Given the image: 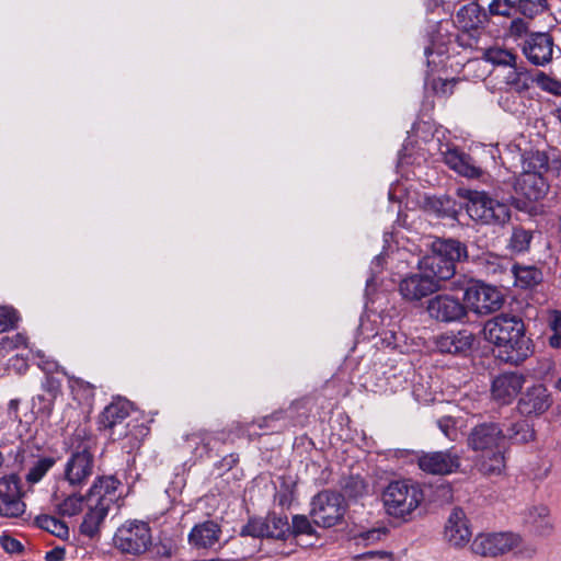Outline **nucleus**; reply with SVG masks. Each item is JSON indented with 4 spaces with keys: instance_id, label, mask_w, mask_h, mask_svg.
<instances>
[{
    "instance_id": "nucleus-1",
    "label": "nucleus",
    "mask_w": 561,
    "mask_h": 561,
    "mask_svg": "<svg viewBox=\"0 0 561 561\" xmlns=\"http://www.w3.org/2000/svg\"><path fill=\"white\" fill-rule=\"evenodd\" d=\"M484 339L499 350V358L519 365L534 353L533 341L525 334V324L516 314L500 313L483 325Z\"/></svg>"
},
{
    "instance_id": "nucleus-2",
    "label": "nucleus",
    "mask_w": 561,
    "mask_h": 561,
    "mask_svg": "<svg viewBox=\"0 0 561 561\" xmlns=\"http://www.w3.org/2000/svg\"><path fill=\"white\" fill-rule=\"evenodd\" d=\"M469 448L479 451L476 467L484 476H499L505 468V434L497 423L484 422L473 426L467 438Z\"/></svg>"
},
{
    "instance_id": "nucleus-3",
    "label": "nucleus",
    "mask_w": 561,
    "mask_h": 561,
    "mask_svg": "<svg viewBox=\"0 0 561 561\" xmlns=\"http://www.w3.org/2000/svg\"><path fill=\"white\" fill-rule=\"evenodd\" d=\"M466 257L467 248L460 241L437 239L432 244V253L417 261V267L434 280L439 290L442 283L455 275L456 263Z\"/></svg>"
},
{
    "instance_id": "nucleus-4",
    "label": "nucleus",
    "mask_w": 561,
    "mask_h": 561,
    "mask_svg": "<svg viewBox=\"0 0 561 561\" xmlns=\"http://www.w3.org/2000/svg\"><path fill=\"white\" fill-rule=\"evenodd\" d=\"M470 549L474 554L484 558H496L512 551L523 558H531L536 553V549L533 546H524L523 537L514 531L478 534Z\"/></svg>"
},
{
    "instance_id": "nucleus-5",
    "label": "nucleus",
    "mask_w": 561,
    "mask_h": 561,
    "mask_svg": "<svg viewBox=\"0 0 561 561\" xmlns=\"http://www.w3.org/2000/svg\"><path fill=\"white\" fill-rule=\"evenodd\" d=\"M423 501V491L411 480L390 482L382 492L386 513L401 520H408Z\"/></svg>"
},
{
    "instance_id": "nucleus-6",
    "label": "nucleus",
    "mask_w": 561,
    "mask_h": 561,
    "mask_svg": "<svg viewBox=\"0 0 561 561\" xmlns=\"http://www.w3.org/2000/svg\"><path fill=\"white\" fill-rule=\"evenodd\" d=\"M466 198V210L477 222L503 226L511 218L510 206L490 197L485 192L468 191Z\"/></svg>"
},
{
    "instance_id": "nucleus-7",
    "label": "nucleus",
    "mask_w": 561,
    "mask_h": 561,
    "mask_svg": "<svg viewBox=\"0 0 561 561\" xmlns=\"http://www.w3.org/2000/svg\"><path fill=\"white\" fill-rule=\"evenodd\" d=\"M149 525L141 520H128L114 535V545L123 553L141 554L151 546Z\"/></svg>"
},
{
    "instance_id": "nucleus-8",
    "label": "nucleus",
    "mask_w": 561,
    "mask_h": 561,
    "mask_svg": "<svg viewBox=\"0 0 561 561\" xmlns=\"http://www.w3.org/2000/svg\"><path fill=\"white\" fill-rule=\"evenodd\" d=\"M345 507L343 496L335 492L323 491L311 502V517L318 526L332 527L343 517Z\"/></svg>"
},
{
    "instance_id": "nucleus-9",
    "label": "nucleus",
    "mask_w": 561,
    "mask_h": 561,
    "mask_svg": "<svg viewBox=\"0 0 561 561\" xmlns=\"http://www.w3.org/2000/svg\"><path fill=\"white\" fill-rule=\"evenodd\" d=\"M460 463L461 456L455 447L417 455L419 468L431 474H450L460 468Z\"/></svg>"
},
{
    "instance_id": "nucleus-10",
    "label": "nucleus",
    "mask_w": 561,
    "mask_h": 561,
    "mask_svg": "<svg viewBox=\"0 0 561 561\" xmlns=\"http://www.w3.org/2000/svg\"><path fill=\"white\" fill-rule=\"evenodd\" d=\"M463 300L473 312L488 314L501 308L503 296L495 287L478 283L466 288Z\"/></svg>"
},
{
    "instance_id": "nucleus-11",
    "label": "nucleus",
    "mask_w": 561,
    "mask_h": 561,
    "mask_svg": "<svg viewBox=\"0 0 561 561\" xmlns=\"http://www.w3.org/2000/svg\"><path fill=\"white\" fill-rule=\"evenodd\" d=\"M90 448V440L83 442L65 465V479L72 486L82 485L92 474L94 459Z\"/></svg>"
},
{
    "instance_id": "nucleus-12",
    "label": "nucleus",
    "mask_w": 561,
    "mask_h": 561,
    "mask_svg": "<svg viewBox=\"0 0 561 561\" xmlns=\"http://www.w3.org/2000/svg\"><path fill=\"white\" fill-rule=\"evenodd\" d=\"M130 403L127 400L118 399L108 404L100 415V430L108 432L112 440L122 439L127 436L124 420L129 415Z\"/></svg>"
},
{
    "instance_id": "nucleus-13",
    "label": "nucleus",
    "mask_w": 561,
    "mask_h": 561,
    "mask_svg": "<svg viewBox=\"0 0 561 561\" xmlns=\"http://www.w3.org/2000/svg\"><path fill=\"white\" fill-rule=\"evenodd\" d=\"M427 312L432 319L450 323L461 321L467 316L466 306L451 295H437L427 302Z\"/></svg>"
},
{
    "instance_id": "nucleus-14",
    "label": "nucleus",
    "mask_w": 561,
    "mask_h": 561,
    "mask_svg": "<svg viewBox=\"0 0 561 561\" xmlns=\"http://www.w3.org/2000/svg\"><path fill=\"white\" fill-rule=\"evenodd\" d=\"M554 41L549 33L530 34L523 43L522 50L527 60L535 66H546L552 60Z\"/></svg>"
},
{
    "instance_id": "nucleus-15",
    "label": "nucleus",
    "mask_w": 561,
    "mask_h": 561,
    "mask_svg": "<svg viewBox=\"0 0 561 561\" xmlns=\"http://www.w3.org/2000/svg\"><path fill=\"white\" fill-rule=\"evenodd\" d=\"M0 515L18 517L24 513L25 504L21 501L20 480L15 474L0 479Z\"/></svg>"
},
{
    "instance_id": "nucleus-16",
    "label": "nucleus",
    "mask_w": 561,
    "mask_h": 561,
    "mask_svg": "<svg viewBox=\"0 0 561 561\" xmlns=\"http://www.w3.org/2000/svg\"><path fill=\"white\" fill-rule=\"evenodd\" d=\"M553 403L551 392L542 383L528 387L518 400V410L522 414L541 415L550 409Z\"/></svg>"
},
{
    "instance_id": "nucleus-17",
    "label": "nucleus",
    "mask_w": 561,
    "mask_h": 561,
    "mask_svg": "<svg viewBox=\"0 0 561 561\" xmlns=\"http://www.w3.org/2000/svg\"><path fill=\"white\" fill-rule=\"evenodd\" d=\"M437 290L434 280L419 267L417 272L407 274L399 283V293L408 301H419Z\"/></svg>"
},
{
    "instance_id": "nucleus-18",
    "label": "nucleus",
    "mask_w": 561,
    "mask_h": 561,
    "mask_svg": "<svg viewBox=\"0 0 561 561\" xmlns=\"http://www.w3.org/2000/svg\"><path fill=\"white\" fill-rule=\"evenodd\" d=\"M444 162L456 173L468 179H479L483 170L466 152L455 146L444 145L440 147Z\"/></svg>"
},
{
    "instance_id": "nucleus-19",
    "label": "nucleus",
    "mask_w": 561,
    "mask_h": 561,
    "mask_svg": "<svg viewBox=\"0 0 561 561\" xmlns=\"http://www.w3.org/2000/svg\"><path fill=\"white\" fill-rule=\"evenodd\" d=\"M471 535L465 512L459 507L454 508L445 525V540L455 548H462L470 541Z\"/></svg>"
},
{
    "instance_id": "nucleus-20",
    "label": "nucleus",
    "mask_w": 561,
    "mask_h": 561,
    "mask_svg": "<svg viewBox=\"0 0 561 561\" xmlns=\"http://www.w3.org/2000/svg\"><path fill=\"white\" fill-rule=\"evenodd\" d=\"M525 377L518 373H504L495 377L492 381L491 392L494 400L502 404L511 403L520 392Z\"/></svg>"
},
{
    "instance_id": "nucleus-21",
    "label": "nucleus",
    "mask_w": 561,
    "mask_h": 561,
    "mask_svg": "<svg viewBox=\"0 0 561 561\" xmlns=\"http://www.w3.org/2000/svg\"><path fill=\"white\" fill-rule=\"evenodd\" d=\"M524 526L534 535L548 537L553 531V522L548 506L543 504L531 505L522 514Z\"/></svg>"
},
{
    "instance_id": "nucleus-22",
    "label": "nucleus",
    "mask_w": 561,
    "mask_h": 561,
    "mask_svg": "<svg viewBox=\"0 0 561 561\" xmlns=\"http://www.w3.org/2000/svg\"><path fill=\"white\" fill-rule=\"evenodd\" d=\"M473 343V335L467 330L449 331L436 339L435 345L439 353L443 354H465Z\"/></svg>"
},
{
    "instance_id": "nucleus-23",
    "label": "nucleus",
    "mask_w": 561,
    "mask_h": 561,
    "mask_svg": "<svg viewBox=\"0 0 561 561\" xmlns=\"http://www.w3.org/2000/svg\"><path fill=\"white\" fill-rule=\"evenodd\" d=\"M119 485L121 482L113 476L99 478L90 488L87 499L111 508L119 499Z\"/></svg>"
},
{
    "instance_id": "nucleus-24",
    "label": "nucleus",
    "mask_w": 561,
    "mask_h": 561,
    "mask_svg": "<svg viewBox=\"0 0 561 561\" xmlns=\"http://www.w3.org/2000/svg\"><path fill=\"white\" fill-rule=\"evenodd\" d=\"M548 184L539 173H522L515 182V191L528 201H539L543 198L548 192Z\"/></svg>"
},
{
    "instance_id": "nucleus-25",
    "label": "nucleus",
    "mask_w": 561,
    "mask_h": 561,
    "mask_svg": "<svg viewBox=\"0 0 561 561\" xmlns=\"http://www.w3.org/2000/svg\"><path fill=\"white\" fill-rule=\"evenodd\" d=\"M220 535V526L214 520H206L192 528L188 541L197 549H208L219 541Z\"/></svg>"
},
{
    "instance_id": "nucleus-26",
    "label": "nucleus",
    "mask_w": 561,
    "mask_h": 561,
    "mask_svg": "<svg viewBox=\"0 0 561 561\" xmlns=\"http://www.w3.org/2000/svg\"><path fill=\"white\" fill-rule=\"evenodd\" d=\"M88 512L85 513L83 520L80 525V533L83 536L93 538L100 531L102 524L104 523L110 507L103 504L95 503L87 499Z\"/></svg>"
},
{
    "instance_id": "nucleus-27",
    "label": "nucleus",
    "mask_w": 561,
    "mask_h": 561,
    "mask_svg": "<svg viewBox=\"0 0 561 561\" xmlns=\"http://www.w3.org/2000/svg\"><path fill=\"white\" fill-rule=\"evenodd\" d=\"M456 22L465 31L478 30L485 26L488 15L477 2H470L459 9Z\"/></svg>"
},
{
    "instance_id": "nucleus-28",
    "label": "nucleus",
    "mask_w": 561,
    "mask_h": 561,
    "mask_svg": "<svg viewBox=\"0 0 561 561\" xmlns=\"http://www.w3.org/2000/svg\"><path fill=\"white\" fill-rule=\"evenodd\" d=\"M503 82L511 91L522 94L529 90L533 83V76L527 69L523 60H519L515 66L507 69L503 76Z\"/></svg>"
},
{
    "instance_id": "nucleus-29",
    "label": "nucleus",
    "mask_w": 561,
    "mask_h": 561,
    "mask_svg": "<svg viewBox=\"0 0 561 561\" xmlns=\"http://www.w3.org/2000/svg\"><path fill=\"white\" fill-rule=\"evenodd\" d=\"M186 442L188 447L193 448L198 456H203L218 448L222 440L219 434L201 430L188 434Z\"/></svg>"
},
{
    "instance_id": "nucleus-30",
    "label": "nucleus",
    "mask_w": 561,
    "mask_h": 561,
    "mask_svg": "<svg viewBox=\"0 0 561 561\" xmlns=\"http://www.w3.org/2000/svg\"><path fill=\"white\" fill-rule=\"evenodd\" d=\"M483 59L486 62L492 64L496 67H503L508 69L512 66H515L520 59L518 56L511 49H506L500 46L489 47L483 51Z\"/></svg>"
},
{
    "instance_id": "nucleus-31",
    "label": "nucleus",
    "mask_w": 561,
    "mask_h": 561,
    "mask_svg": "<svg viewBox=\"0 0 561 561\" xmlns=\"http://www.w3.org/2000/svg\"><path fill=\"white\" fill-rule=\"evenodd\" d=\"M57 458L51 456L39 457L35 459L30 468L27 473L25 474V480L30 484H35L39 482L45 474L56 465Z\"/></svg>"
},
{
    "instance_id": "nucleus-32",
    "label": "nucleus",
    "mask_w": 561,
    "mask_h": 561,
    "mask_svg": "<svg viewBox=\"0 0 561 561\" xmlns=\"http://www.w3.org/2000/svg\"><path fill=\"white\" fill-rule=\"evenodd\" d=\"M505 442L508 439L513 443L522 444L527 443L534 438V430L526 421L511 423L504 430Z\"/></svg>"
},
{
    "instance_id": "nucleus-33",
    "label": "nucleus",
    "mask_w": 561,
    "mask_h": 561,
    "mask_svg": "<svg viewBox=\"0 0 561 561\" xmlns=\"http://www.w3.org/2000/svg\"><path fill=\"white\" fill-rule=\"evenodd\" d=\"M515 282L523 288H530L542 280V273L535 266H515Z\"/></svg>"
},
{
    "instance_id": "nucleus-34",
    "label": "nucleus",
    "mask_w": 561,
    "mask_h": 561,
    "mask_svg": "<svg viewBox=\"0 0 561 561\" xmlns=\"http://www.w3.org/2000/svg\"><path fill=\"white\" fill-rule=\"evenodd\" d=\"M523 173H539L548 169V158L541 151H528L522 156Z\"/></svg>"
},
{
    "instance_id": "nucleus-35",
    "label": "nucleus",
    "mask_w": 561,
    "mask_h": 561,
    "mask_svg": "<svg viewBox=\"0 0 561 561\" xmlns=\"http://www.w3.org/2000/svg\"><path fill=\"white\" fill-rule=\"evenodd\" d=\"M37 526L51 535L60 538V539H67L69 537V528L68 526L57 519L54 516L50 515H41L37 516L35 519Z\"/></svg>"
},
{
    "instance_id": "nucleus-36",
    "label": "nucleus",
    "mask_w": 561,
    "mask_h": 561,
    "mask_svg": "<svg viewBox=\"0 0 561 561\" xmlns=\"http://www.w3.org/2000/svg\"><path fill=\"white\" fill-rule=\"evenodd\" d=\"M265 523L268 525L267 538L286 539L290 534V525L287 516L270 514L266 516Z\"/></svg>"
},
{
    "instance_id": "nucleus-37",
    "label": "nucleus",
    "mask_w": 561,
    "mask_h": 561,
    "mask_svg": "<svg viewBox=\"0 0 561 561\" xmlns=\"http://www.w3.org/2000/svg\"><path fill=\"white\" fill-rule=\"evenodd\" d=\"M548 9L547 0H517L516 11L527 19H534Z\"/></svg>"
},
{
    "instance_id": "nucleus-38",
    "label": "nucleus",
    "mask_w": 561,
    "mask_h": 561,
    "mask_svg": "<svg viewBox=\"0 0 561 561\" xmlns=\"http://www.w3.org/2000/svg\"><path fill=\"white\" fill-rule=\"evenodd\" d=\"M531 240L533 232L530 230L522 227L514 228L510 240V248L514 252H525L529 249Z\"/></svg>"
},
{
    "instance_id": "nucleus-39",
    "label": "nucleus",
    "mask_w": 561,
    "mask_h": 561,
    "mask_svg": "<svg viewBox=\"0 0 561 561\" xmlns=\"http://www.w3.org/2000/svg\"><path fill=\"white\" fill-rule=\"evenodd\" d=\"M387 534L388 529L386 527H376L355 534L353 539L358 546H369L382 540Z\"/></svg>"
},
{
    "instance_id": "nucleus-40",
    "label": "nucleus",
    "mask_w": 561,
    "mask_h": 561,
    "mask_svg": "<svg viewBox=\"0 0 561 561\" xmlns=\"http://www.w3.org/2000/svg\"><path fill=\"white\" fill-rule=\"evenodd\" d=\"M533 82H535L542 91L556 96H561L560 80L552 78L542 71H539L535 77H533Z\"/></svg>"
},
{
    "instance_id": "nucleus-41",
    "label": "nucleus",
    "mask_w": 561,
    "mask_h": 561,
    "mask_svg": "<svg viewBox=\"0 0 561 561\" xmlns=\"http://www.w3.org/2000/svg\"><path fill=\"white\" fill-rule=\"evenodd\" d=\"M83 501V496L77 494L69 495L57 505V512L61 516H75L82 511Z\"/></svg>"
},
{
    "instance_id": "nucleus-42",
    "label": "nucleus",
    "mask_w": 561,
    "mask_h": 561,
    "mask_svg": "<svg viewBox=\"0 0 561 561\" xmlns=\"http://www.w3.org/2000/svg\"><path fill=\"white\" fill-rule=\"evenodd\" d=\"M268 534V525L265 523V518H250L249 522L242 527L240 535L241 536H251V537H266Z\"/></svg>"
},
{
    "instance_id": "nucleus-43",
    "label": "nucleus",
    "mask_w": 561,
    "mask_h": 561,
    "mask_svg": "<svg viewBox=\"0 0 561 561\" xmlns=\"http://www.w3.org/2000/svg\"><path fill=\"white\" fill-rule=\"evenodd\" d=\"M18 320L19 317L14 309L0 307V333L14 329Z\"/></svg>"
},
{
    "instance_id": "nucleus-44",
    "label": "nucleus",
    "mask_w": 561,
    "mask_h": 561,
    "mask_svg": "<svg viewBox=\"0 0 561 561\" xmlns=\"http://www.w3.org/2000/svg\"><path fill=\"white\" fill-rule=\"evenodd\" d=\"M514 9H516V2L512 0H492L489 4V12L492 15L510 18Z\"/></svg>"
},
{
    "instance_id": "nucleus-45",
    "label": "nucleus",
    "mask_w": 561,
    "mask_h": 561,
    "mask_svg": "<svg viewBox=\"0 0 561 561\" xmlns=\"http://www.w3.org/2000/svg\"><path fill=\"white\" fill-rule=\"evenodd\" d=\"M404 340V335L401 332H396L392 330L383 331L381 333V343L386 347L392 348V350H400L401 351V343Z\"/></svg>"
},
{
    "instance_id": "nucleus-46",
    "label": "nucleus",
    "mask_w": 561,
    "mask_h": 561,
    "mask_svg": "<svg viewBox=\"0 0 561 561\" xmlns=\"http://www.w3.org/2000/svg\"><path fill=\"white\" fill-rule=\"evenodd\" d=\"M313 528L309 522V519L304 515H295L293 517V524L290 526V533L294 534H306L310 535Z\"/></svg>"
},
{
    "instance_id": "nucleus-47",
    "label": "nucleus",
    "mask_w": 561,
    "mask_h": 561,
    "mask_svg": "<svg viewBox=\"0 0 561 561\" xmlns=\"http://www.w3.org/2000/svg\"><path fill=\"white\" fill-rule=\"evenodd\" d=\"M366 492V485L362 479L352 478L344 486L345 495L350 497H357Z\"/></svg>"
},
{
    "instance_id": "nucleus-48",
    "label": "nucleus",
    "mask_w": 561,
    "mask_h": 561,
    "mask_svg": "<svg viewBox=\"0 0 561 561\" xmlns=\"http://www.w3.org/2000/svg\"><path fill=\"white\" fill-rule=\"evenodd\" d=\"M513 91H505L499 99V105L506 112L514 113L518 110L517 99Z\"/></svg>"
},
{
    "instance_id": "nucleus-49",
    "label": "nucleus",
    "mask_w": 561,
    "mask_h": 561,
    "mask_svg": "<svg viewBox=\"0 0 561 561\" xmlns=\"http://www.w3.org/2000/svg\"><path fill=\"white\" fill-rule=\"evenodd\" d=\"M54 399L55 398L50 396L49 398H47L43 394H38L33 399V404L34 407H36V404L38 403L39 407L37 412L41 413L42 415L49 416L53 412Z\"/></svg>"
},
{
    "instance_id": "nucleus-50",
    "label": "nucleus",
    "mask_w": 561,
    "mask_h": 561,
    "mask_svg": "<svg viewBox=\"0 0 561 561\" xmlns=\"http://www.w3.org/2000/svg\"><path fill=\"white\" fill-rule=\"evenodd\" d=\"M529 30V24L522 18H515L511 21L508 32L513 37H522Z\"/></svg>"
},
{
    "instance_id": "nucleus-51",
    "label": "nucleus",
    "mask_w": 561,
    "mask_h": 561,
    "mask_svg": "<svg viewBox=\"0 0 561 561\" xmlns=\"http://www.w3.org/2000/svg\"><path fill=\"white\" fill-rule=\"evenodd\" d=\"M25 343L26 337L23 334L18 333L12 337H3L0 344L3 350L13 351L15 348H19L20 346L25 345Z\"/></svg>"
},
{
    "instance_id": "nucleus-52",
    "label": "nucleus",
    "mask_w": 561,
    "mask_h": 561,
    "mask_svg": "<svg viewBox=\"0 0 561 561\" xmlns=\"http://www.w3.org/2000/svg\"><path fill=\"white\" fill-rule=\"evenodd\" d=\"M437 425L446 437L453 439L454 438L453 436L456 435V422L453 417H450V416L440 417L437 421Z\"/></svg>"
},
{
    "instance_id": "nucleus-53",
    "label": "nucleus",
    "mask_w": 561,
    "mask_h": 561,
    "mask_svg": "<svg viewBox=\"0 0 561 561\" xmlns=\"http://www.w3.org/2000/svg\"><path fill=\"white\" fill-rule=\"evenodd\" d=\"M373 557H378V560H393L392 553L385 550H371L354 557L355 560H373Z\"/></svg>"
},
{
    "instance_id": "nucleus-54",
    "label": "nucleus",
    "mask_w": 561,
    "mask_h": 561,
    "mask_svg": "<svg viewBox=\"0 0 561 561\" xmlns=\"http://www.w3.org/2000/svg\"><path fill=\"white\" fill-rule=\"evenodd\" d=\"M383 264H385V256L382 254H379L374 257V260L371 261V266H370L371 276L366 282L367 286H370V284L374 283L375 276L383 268Z\"/></svg>"
},
{
    "instance_id": "nucleus-55",
    "label": "nucleus",
    "mask_w": 561,
    "mask_h": 561,
    "mask_svg": "<svg viewBox=\"0 0 561 561\" xmlns=\"http://www.w3.org/2000/svg\"><path fill=\"white\" fill-rule=\"evenodd\" d=\"M548 327L553 333L561 332V312L553 310L548 316Z\"/></svg>"
},
{
    "instance_id": "nucleus-56",
    "label": "nucleus",
    "mask_w": 561,
    "mask_h": 561,
    "mask_svg": "<svg viewBox=\"0 0 561 561\" xmlns=\"http://www.w3.org/2000/svg\"><path fill=\"white\" fill-rule=\"evenodd\" d=\"M59 382L56 379L48 376L45 378V381L43 382V389L47 391L48 394L53 398H56L59 391Z\"/></svg>"
},
{
    "instance_id": "nucleus-57",
    "label": "nucleus",
    "mask_w": 561,
    "mask_h": 561,
    "mask_svg": "<svg viewBox=\"0 0 561 561\" xmlns=\"http://www.w3.org/2000/svg\"><path fill=\"white\" fill-rule=\"evenodd\" d=\"M2 546L8 552H11V553L20 552L23 548L22 543L12 537H4Z\"/></svg>"
},
{
    "instance_id": "nucleus-58",
    "label": "nucleus",
    "mask_w": 561,
    "mask_h": 561,
    "mask_svg": "<svg viewBox=\"0 0 561 561\" xmlns=\"http://www.w3.org/2000/svg\"><path fill=\"white\" fill-rule=\"evenodd\" d=\"M65 559V549L60 547H56L46 552L45 560L46 561H62Z\"/></svg>"
},
{
    "instance_id": "nucleus-59",
    "label": "nucleus",
    "mask_w": 561,
    "mask_h": 561,
    "mask_svg": "<svg viewBox=\"0 0 561 561\" xmlns=\"http://www.w3.org/2000/svg\"><path fill=\"white\" fill-rule=\"evenodd\" d=\"M449 203V198H446V201L437 199L434 202V208L439 216H449V208L447 207Z\"/></svg>"
},
{
    "instance_id": "nucleus-60",
    "label": "nucleus",
    "mask_w": 561,
    "mask_h": 561,
    "mask_svg": "<svg viewBox=\"0 0 561 561\" xmlns=\"http://www.w3.org/2000/svg\"><path fill=\"white\" fill-rule=\"evenodd\" d=\"M549 344L553 348H561V332L552 333L549 337Z\"/></svg>"
},
{
    "instance_id": "nucleus-61",
    "label": "nucleus",
    "mask_w": 561,
    "mask_h": 561,
    "mask_svg": "<svg viewBox=\"0 0 561 561\" xmlns=\"http://www.w3.org/2000/svg\"><path fill=\"white\" fill-rule=\"evenodd\" d=\"M72 387H73V388H76V387L83 388L84 390H87V391H88V394H89V396H92V391H93L92 387L90 386V383L84 382L83 380L76 379V380L73 381Z\"/></svg>"
},
{
    "instance_id": "nucleus-62",
    "label": "nucleus",
    "mask_w": 561,
    "mask_h": 561,
    "mask_svg": "<svg viewBox=\"0 0 561 561\" xmlns=\"http://www.w3.org/2000/svg\"><path fill=\"white\" fill-rule=\"evenodd\" d=\"M18 409H19V401L18 400H11L9 402V413L14 414V419H18Z\"/></svg>"
},
{
    "instance_id": "nucleus-63",
    "label": "nucleus",
    "mask_w": 561,
    "mask_h": 561,
    "mask_svg": "<svg viewBox=\"0 0 561 561\" xmlns=\"http://www.w3.org/2000/svg\"><path fill=\"white\" fill-rule=\"evenodd\" d=\"M371 561H379L378 560V557H373V560Z\"/></svg>"
},
{
    "instance_id": "nucleus-64",
    "label": "nucleus",
    "mask_w": 561,
    "mask_h": 561,
    "mask_svg": "<svg viewBox=\"0 0 561 561\" xmlns=\"http://www.w3.org/2000/svg\"><path fill=\"white\" fill-rule=\"evenodd\" d=\"M204 561H220L218 559H211V560H204Z\"/></svg>"
}]
</instances>
